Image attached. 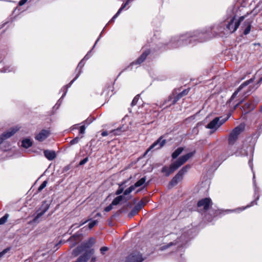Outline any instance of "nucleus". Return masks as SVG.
I'll use <instances>...</instances> for the list:
<instances>
[{
  "mask_svg": "<svg viewBox=\"0 0 262 262\" xmlns=\"http://www.w3.org/2000/svg\"><path fill=\"white\" fill-rule=\"evenodd\" d=\"M194 153L191 152L181 156L174 162L172 163L169 167L164 166L162 169V172L164 173L166 176H168L193 156Z\"/></svg>",
  "mask_w": 262,
  "mask_h": 262,
  "instance_id": "nucleus-1",
  "label": "nucleus"
},
{
  "mask_svg": "<svg viewBox=\"0 0 262 262\" xmlns=\"http://www.w3.org/2000/svg\"><path fill=\"white\" fill-rule=\"evenodd\" d=\"M244 17H227L225 21L226 29L229 33L235 32L238 28Z\"/></svg>",
  "mask_w": 262,
  "mask_h": 262,
  "instance_id": "nucleus-2",
  "label": "nucleus"
},
{
  "mask_svg": "<svg viewBox=\"0 0 262 262\" xmlns=\"http://www.w3.org/2000/svg\"><path fill=\"white\" fill-rule=\"evenodd\" d=\"M245 126L241 124L233 128L228 136V142L230 145H234L237 141L240 134L245 130Z\"/></svg>",
  "mask_w": 262,
  "mask_h": 262,
  "instance_id": "nucleus-3",
  "label": "nucleus"
},
{
  "mask_svg": "<svg viewBox=\"0 0 262 262\" xmlns=\"http://www.w3.org/2000/svg\"><path fill=\"white\" fill-rule=\"evenodd\" d=\"M190 168L189 165H186L183 167L178 173L172 178L169 182V185L173 186L177 184L179 181L182 180L183 175L187 172V170Z\"/></svg>",
  "mask_w": 262,
  "mask_h": 262,
  "instance_id": "nucleus-4",
  "label": "nucleus"
},
{
  "mask_svg": "<svg viewBox=\"0 0 262 262\" xmlns=\"http://www.w3.org/2000/svg\"><path fill=\"white\" fill-rule=\"evenodd\" d=\"M190 168L189 165H186L183 167L178 173L172 178L169 182V185L173 186L177 184L179 181L182 180L183 175L187 172V170Z\"/></svg>",
  "mask_w": 262,
  "mask_h": 262,
  "instance_id": "nucleus-5",
  "label": "nucleus"
},
{
  "mask_svg": "<svg viewBox=\"0 0 262 262\" xmlns=\"http://www.w3.org/2000/svg\"><path fill=\"white\" fill-rule=\"evenodd\" d=\"M226 120L227 119H221L220 117H216L207 125L206 127L211 129H214V131H215L224 124Z\"/></svg>",
  "mask_w": 262,
  "mask_h": 262,
  "instance_id": "nucleus-6",
  "label": "nucleus"
},
{
  "mask_svg": "<svg viewBox=\"0 0 262 262\" xmlns=\"http://www.w3.org/2000/svg\"><path fill=\"white\" fill-rule=\"evenodd\" d=\"M212 202L210 198H204L200 200L197 204V206L199 208H203V210L205 211H207L212 206Z\"/></svg>",
  "mask_w": 262,
  "mask_h": 262,
  "instance_id": "nucleus-7",
  "label": "nucleus"
},
{
  "mask_svg": "<svg viewBox=\"0 0 262 262\" xmlns=\"http://www.w3.org/2000/svg\"><path fill=\"white\" fill-rule=\"evenodd\" d=\"M189 91V89H185L182 92L177 95L173 94L170 97V100L171 101V104H174L181 98L187 95Z\"/></svg>",
  "mask_w": 262,
  "mask_h": 262,
  "instance_id": "nucleus-8",
  "label": "nucleus"
},
{
  "mask_svg": "<svg viewBox=\"0 0 262 262\" xmlns=\"http://www.w3.org/2000/svg\"><path fill=\"white\" fill-rule=\"evenodd\" d=\"M142 260L141 255L139 252H135L127 257L126 262H142Z\"/></svg>",
  "mask_w": 262,
  "mask_h": 262,
  "instance_id": "nucleus-9",
  "label": "nucleus"
},
{
  "mask_svg": "<svg viewBox=\"0 0 262 262\" xmlns=\"http://www.w3.org/2000/svg\"><path fill=\"white\" fill-rule=\"evenodd\" d=\"M18 129L19 128L18 127H15L12 128L10 129L8 132L4 133L0 138V144L3 142L4 140L9 138L13 136Z\"/></svg>",
  "mask_w": 262,
  "mask_h": 262,
  "instance_id": "nucleus-10",
  "label": "nucleus"
},
{
  "mask_svg": "<svg viewBox=\"0 0 262 262\" xmlns=\"http://www.w3.org/2000/svg\"><path fill=\"white\" fill-rule=\"evenodd\" d=\"M50 135V132L48 130L42 129L35 136V139L38 141L41 142L45 140Z\"/></svg>",
  "mask_w": 262,
  "mask_h": 262,
  "instance_id": "nucleus-11",
  "label": "nucleus"
},
{
  "mask_svg": "<svg viewBox=\"0 0 262 262\" xmlns=\"http://www.w3.org/2000/svg\"><path fill=\"white\" fill-rule=\"evenodd\" d=\"M165 144V140H162V138H160L158 140H157L156 142H155L146 151L145 155L146 154L149 150L151 149L156 147L157 145H159V146L157 148H160L163 147Z\"/></svg>",
  "mask_w": 262,
  "mask_h": 262,
  "instance_id": "nucleus-12",
  "label": "nucleus"
},
{
  "mask_svg": "<svg viewBox=\"0 0 262 262\" xmlns=\"http://www.w3.org/2000/svg\"><path fill=\"white\" fill-rule=\"evenodd\" d=\"M256 104L257 103H254L253 101L250 100L244 104L243 106L244 110L245 112H250L255 108Z\"/></svg>",
  "mask_w": 262,
  "mask_h": 262,
  "instance_id": "nucleus-13",
  "label": "nucleus"
},
{
  "mask_svg": "<svg viewBox=\"0 0 262 262\" xmlns=\"http://www.w3.org/2000/svg\"><path fill=\"white\" fill-rule=\"evenodd\" d=\"M149 53V51H145L135 62H133V63L138 64H141L145 60Z\"/></svg>",
  "mask_w": 262,
  "mask_h": 262,
  "instance_id": "nucleus-14",
  "label": "nucleus"
},
{
  "mask_svg": "<svg viewBox=\"0 0 262 262\" xmlns=\"http://www.w3.org/2000/svg\"><path fill=\"white\" fill-rule=\"evenodd\" d=\"M43 152L45 156L49 160H52L56 157L54 151L45 150Z\"/></svg>",
  "mask_w": 262,
  "mask_h": 262,
  "instance_id": "nucleus-15",
  "label": "nucleus"
},
{
  "mask_svg": "<svg viewBox=\"0 0 262 262\" xmlns=\"http://www.w3.org/2000/svg\"><path fill=\"white\" fill-rule=\"evenodd\" d=\"M251 28V23L249 21L245 22L243 28L244 29L243 33L245 35H247L249 33Z\"/></svg>",
  "mask_w": 262,
  "mask_h": 262,
  "instance_id": "nucleus-16",
  "label": "nucleus"
},
{
  "mask_svg": "<svg viewBox=\"0 0 262 262\" xmlns=\"http://www.w3.org/2000/svg\"><path fill=\"white\" fill-rule=\"evenodd\" d=\"M183 147L178 148L171 155L172 159H174L177 158L183 151Z\"/></svg>",
  "mask_w": 262,
  "mask_h": 262,
  "instance_id": "nucleus-17",
  "label": "nucleus"
},
{
  "mask_svg": "<svg viewBox=\"0 0 262 262\" xmlns=\"http://www.w3.org/2000/svg\"><path fill=\"white\" fill-rule=\"evenodd\" d=\"M32 144V142L30 139H26L22 141L21 145L25 148H28L30 147Z\"/></svg>",
  "mask_w": 262,
  "mask_h": 262,
  "instance_id": "nucleus-18",
  "label": "nucleus"
},
{
  "mask_svg": "<svg viewBox=\"0 0 262 262\" xmlns=\"http://www.w3.org/2000/svg\"><path fill=\"white\" fill-rule=\"evenodd\" d=\"M83 248L82 246L78 247L73 250L72 255L75 257L77 256L83 251Z\"/></svg>",
  "mask_w": 262,
  "mask_h": 262,
  "instance_id": "nucleus-19",
  "label": "nucleus"
},
{
  "mask_svg": "<svg viewBox=\"0 0 262 262\" xmlns=\"http://www.w3.org/2000/svg\"><path fill=\"white\" fill-rule=\"evenodd\" d=\"M123 196H118L114 199V200L112 202V204H113V205H117L120 203V202L123 200Z\"/></svg>",
  "mask_w": 262,
  "mask_h": 262,
  "instance_id": "nucleus-20",
  "label": "nucleus"
},
{
  "mask_svg": "<svg viewBox=\"0 0 262 262\" xmlns=\"http://www.w3.org/2000/svg\"><path fill=\"white\" fill-rule=\"evenodd\" d=\"M146 181L145 178H142L139 181H138L133 186H135V188L136 187H138L139 186H142Z\"/></svg>",
  "mask_w": 262,
  "mask_h": 262,
  "instance_id": "nucleus-21",
  "label": "nucleus"
},
{
  "mask_svg": "<svg viewBox=\"0 0 262 262\" xmlns=\"http://www.w3.org/2000/svg\"><path fill=\"white\" fill-rule=\"evenodd\" d=\"M88 258V254H84L79 257L75 262H86Z\"/></svg>",
  "mask_w": 262,
  "mask_h": 262,
  "instance_id": "nucleus-22",
  "label": "nucleus"
},
{
  "mask_svg": "<svg viewBox=\"0 0 262 262\" xmlns=\"http://www.w3.org/2000/svg\"><path fill=\"white\" fill-rule=\"evenodd\" d=\"M96 242V239L94 238H90L88 242L85 244L84 247H90L92 246Z\"/></svg>",
  "mask_w": 262,
  "mask_h": 262,
  "instance_id": "nucleus-23",
  "label": "nucleus"
},
{
  "mask_svg": "<svg viewBox=\"0 0 262 262\" xmlns=\"http://www.w3.org/2000/svg\"><path fill=\"white\" fill-rule=\"evenodd\" d=\"M145 204L146 202L144 200H142L136 205V207L140 210Z\"/></svg>",
  "mask_w": 262,
  "mask_h": 262,
  "instance_id": "nucleus-24",
  "label": "nucleus"
},
{
  "mask_svg": "<svg viewBox=\"0 0 262 262\" xmlns=\"http://www.w3.org/2000/svg\"><path fill=\"white\" fill-rule=\"evenodd\" d=\"M139 211L140 210L135 206L134 208L129 213V216L130 217H133V216L137 214Z\"/></svg>",
  "mask_w": 262,
  "mask_h": 262,
  "instance_id": "nucleus-25",
  "label": "nucleus"
},
{
  "mask_svg": "<svg viewBox=\"0 0 262 262\" xmlns=\"http://www.w3.org/2000/svg\"><path fill=\"white\" fill-rule=\"evenodd\" d=\"M48 207H46L43 211H42L40 212H39L37 214L36 216H35L34 220L36 221L38 218H39L41 216H42L48 210Z\"/></svg>",
  "mask_w": 262,
  "mask_h": 262,
  "instance_id": "nucleus-26",
  "label": "nucleus"
},
{
  "mask_svg": "<svg viewBox=\"0 0 262 262\" xmlns=\"http://www.w3.org/2000/svg\"><path fill=\"white\" fill-rule=\"evenodd\" d=\"M8 216H9V215L8 214H6L4 216L1 217L0 219V225H3V224H5L6 222V221L8 218Z\"/></svg>",
  "mask_w": 262,
  "mask_h": 262,
  "instance_id": "nucleus-27",
  "label": "nucleus"
},
{
  "mask_svg": "<svg viewBox=\"0 0 262 262\" xmlns=\"http://www.w3.org/2000/svg\"><path fill=\"white\" fill-rule=\"evenodd\" d=\"M135 186H133V185L130 186L129 188L126 189L124 192V195H127L129 194L132 191H133L135 189Z\"/></svg>",
  "mask_w": 262,
  "mask_h": 262,
  "instance_id": "nucleus-28",
  "label": "nucleus"
},
{
  "mask_svg": "<svg viewBox=\"0 0 262 262\" xmlns=\"http://www.w3.org/2000/svg\"><path fill=\"white\" fill-rule=\"evenodd\" d=\"M129 0H128L125 3V4L122 6L119 9V10L118 11L117 13L114 16H118L119 14H120V13L121 12V11L124 9V8L125 7V6L128 4V3H129Z\"/></svg>",
  "mask_w": 262,
  "mask_h": 262,
  "instance_id": "nucleus-29",
  "label": "nucleus"
},
{
  "mask_svg": "<svg viewBox=\"0 0 262 262\" xmlns=\"http://www.w3.org/2000/svg\"><path fill=\"white\" fill-rule=\"evenodd\" d=\"M47 181H43L42 183L38 187V191H41L44 188H45V187L47 186Z\"/></svg>",
  "mask_w": 262,
  "mask_h": 262,
  "instance_id": "nucleus-30",
  "label": "nucleus"
},
{
  "mask_svg": "<svg viewBox=\"0 0 262 262\" xmlns=\"http://www.w3.org/2000/svg\"><path fill=\"white\" fill-rule=\"evenodd\" d=\"M98 223V221L96 220L93 221L91 223L89 224V228L90 229H92Z\"/></svg>",
  "mask_w": 262,
  "mask_h": 262,
  "instance_id": "nucleus-31",
  "label": "nucleus"
},
{
  "mask_svg": "<svg viewBox=\"0 0 262 262\" xmlns=\"http://www.w3.org/2000/svg\"><path fill=\"white\" fill-rule=\"evenodd\" d=\"M113 133L114 135H120L121 133V132L120 129L118 128L111 131L110 133Z\"/></svg>",
  "mask_w": 262,
  "mask_h": 262,
  "instance_id": "nucleus-32",
  "label": "nucleus"
},
{
  "mask_svg": "<svg viewBox=\"0 0 262 262\" xmlns=\"http://www.w3.org/2000/svg\"><path fill=\"white\" fill-rule=\"evenodd\" d=\"M79 140V138L78 137H76L75 138H74V139H73L71 141L70 144L71 145H73L76 143H77L78 142Z\"/></svg>",
  "mask_w": 262,
  "mask_h": 262,
  "instance_id": "nucleus-33",
  "label": "nucleus"
},
{
  "mask_svg": "<svg viewBox=\"0 0 262 262\" xmlns=\"http://www.w3.org/2000/svg\"><path fill=\"white\" fill-rule=\"evenodd\" d=\"M113 204L111 203L109 206L104 208V211L106 212L111 211L113 209Z\"/></svg>",
  "mask_w": 262,
  "mask_h": 262,
  "instance_id": "nucleus-34",
  "label": "nucleus"
},
{
  "mask_svg": "<svg viewBox=\"0 0 262 262\" xmlns=\"http://www.w3.org/2000/svg\"><path fill=\"white\" fill-rule=\"evenodd\" d=\"M85 127L84 126V125H82L80 127V129H79V133L80 134H84V132H85Z\"/></svg>",
  "mask_w": 262,
  "mask_h": 262,
  "instance_id": "nucleus-35",
  "label": "nucleus"
},
{
  "mask_svg": "<svg viewBox=\"0 0 262 262\" xmlns=\"http://www.w3.org/2000/svg\"><path fill=\"white\" fill-rule=\"evenodd\" d=\"M88 158H85L79 162V165H82L84 164L85 163H86L88 162Z\"/></svg>",
  "mask_w": 262,
  "mask_h": 262,
  "instance_id": "nucleus-36",
  "label": "nucleus"
},
{
  "mask_svg": "<svg viewBox=\"0 0 262 262\" xmlns=\"http://www.w3.org/2000/svg\"><path fill=\"white\" fill-rule=\"evenodd\" d=\"M108 250V248L106 247H102L100 248L101 253L102 254H104V252Z\"/></svg>",
  "mask_w": 262,
  "mask_h": 262,
  "instance_id": "nucleus-37",
  "label": "nucleus"
},
{
  "mask_svg": "<svg viewBox=\"0 0 262 262\" xmlns=\"http://www.w3.org/2000/svg\"><path fill=\"white\" fill-rule=\"evenodd\" d=\"M27 1L28 0H20L19 2L18 6H21L24 5Z\"/></svg>",
  "mask_w": 262,
  "mask_h": 262,
  "instance_id": "nucleus-38",
  "label": "nucleus"
},
{
  "mask_svg": "<svg viewBox=\"0 0 262 262\" xmlns=\"http://www.w3.org/2000/svg\"><path fill=\"white\" fill-rule=\"evenodd\" d=\"M122 192H123V189H122V188H121V189H118V190L116 191V194L117 195H119V194H121Z\"/></svg>",
  "mask_w": 262,
  "mask_h": 262,
  "instance_id": "nucleus-39",
  "label": "nucleus"
},
{
  "mask_svg": "<svg viewBox=\"0 0 262 262\" xmlns=\"http://www.w3.org/2000/svg\"><path fill=\"white\" fill-rule=\"evenodd\" d=\"M108 135V133H107V132L106 131H103V132H102L101 133V135L102 136H107Z\"/></svg>",
  "mask_w": 262,
  "mask_h": 262,
  "instance_id": "nucleus-40",
  "label": "nucleus"
},
{
  "mask_svg": "<svg viewBox=\"0 0 262 262\" xmlns=\"http://www.w3.org/2000/svg\"><path fill=\"white\" fill-rule=\"evenodd\" d=\"M7 252V250H4L3 252H0V257H2Z\"/></svg>",
  "mask_w": 262,
  "mask_h": 262,
  "instance_id": "nucleus-41",
  "label": "nucleus"
},
{
  "mask_svg": "<svg viewBox=\"0 0 262 262\" xmlns=\"http://www.w3.org/2000/svg\"><path fill=\"white\" fill-rule=\"evenodd\" d=\"M88 222V221H85L84 222H81L79 226H82Z\"/></svg>",
  "mask_w": 262,
  "mask_h": 262,
  "instance_id": "nucleus-42",
  "label": "nucleus"
},
{
  "mask_svg": "<svg viewBox=\"0 0 262 262\" xmlns=\"http://www.w3.org/2000/svg\"><path fill=\"white\" fill-rule=\"evenodd\" d=\"M96 261V258L95 257H93L91 260V262H95Z\"/></svg>",
  "mask_w": 262,
  "mask_h": 262,
  "instance_id": "nucleus-43",
  "label": "nucleus"
},
{
  "mask_svg": "<svg viewBox=\"0 0 262 262\" xmlns=\"http://www.w3.org/2000/svg\"><path fill=\"white\" fill-rule=\"evenodd\" d=\"M173 244L172 243H170V244H169L167 246H166V248L167 247H169V246H171V245H173Z\"/></svg>",
  "mask_w": 262,
  "mask_h": 262,
  "instance_id": "nucleus-44",
  "label": "nucleus"
},
{
  "mask_svg": "<svg viewBox=\"0 0 262 262\" xmlns=\"http://www.w3.org/2000/svg\"><path fill=\"white\" fill-rule=\"evenodd\" d=\"M97 215L98 216H101V214L100 213H98L97 214Z\"/></svg>",
  "mask_w": 262,
  "mask_h": 262,
  "instance_id": "nucleus-45",
  "label": "nucleus"
},
{
  "mask_svg": "<svg viewBox=\"0 0 262 262\" xmlns=\"http://www.w3.org/2000/svg\"><path fill=\"white\" fill-rule=\"evenodd\" d=\"M90 252H91L92 253H93V252H94V250H91L90 251Z\"/></svg>",
  "mask_w": 262,
  "mask_h": 262,
  "instance_id": "nucleus-46",
  "label": "nucleus"
},
{
  "mask_svg": "<svg viewBox=\"0 0 262 262\" xmlns=\"http://www.w3.org/2000/svg\"><path fill=\"white\" fill-rule=\"evenodd\" d=\"M260 112H262V105H261V107H260Z\"/></svg>",
  "mask_w": 262,
  "mask_h": 262,
  "instance_id": "nucleus-47",
  "label": "nucleus"
},
{
  "mask_svg": "<svg viewBox=\"0 0 262 262\" xmlns=\"http://www.w3.org/2000/svg\"><path fill=\"white\" fill-rule=\"evenodd\" d=\"M249 206H247L245 208H244V209H245V208H247V207H249Z\"/></svg>",
  "mask_w": 262,
  "mask_h": 262,
  "instance_id": "nucleus-48",
  "label": "nucleus"
}]
</instances>
